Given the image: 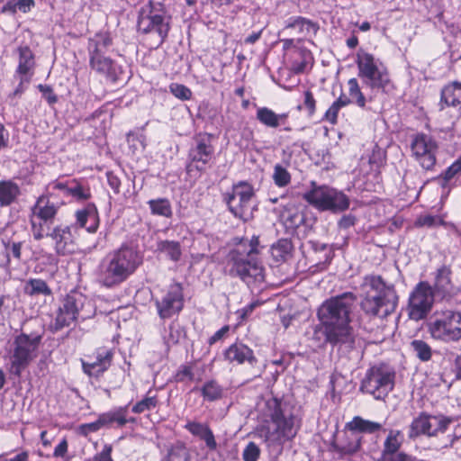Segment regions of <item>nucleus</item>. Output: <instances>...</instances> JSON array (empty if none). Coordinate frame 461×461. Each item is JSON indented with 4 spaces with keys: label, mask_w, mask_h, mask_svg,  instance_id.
I'll use <instances>...</instances> for the list:
<instances>
[{
    "label": "nucleus",
    "mask_w": 461,
    "mask_h": 461,
    "mask_svg": "<svg viewBox=\"0 0 461 461\" xmlns=\"http://www.w3.org/2000/svg\"><path fill=\"white\" fill-rule=\"evenodd\" d=\"M257 410L264 422L257 428V433L268 447L282 448L296 437L301 420L280 400L275 397L262 398L258 402Z\"/></svg>",
    "instance_id": "f257e3e1"
},
{
    "label": "nucleus",
    "mask_w": 461,
    "mask_h": 461,
    "mask_svg": "<svg viewBox=\"0 0 461 461\" xmlns=\"http://www.w3.org/2000/svg\"><path fill=\"white\" fill-rule=\"evenodd\" d=\"M357 296L350 292L333 296L318 309V318L323 328L325 341L332 346L353 348L356 336L350 326Z\"/></svg>",
    "instance_id": "f03ea898"
},
{
    "label": "nucleus",
    "mask_w": 461,
    "mask_h": 461,
    "mask_svg": "<svg viewBox=\"0 0 461 461\" xmlns=\"http://www.w3.org/2000/svg\"><path fill=\"white\" fill-rule=\"evenodd\" d=\"M258 246V237L253 236L229 252L226 270L230 276L240 277L248 285L264 282V267L257 258L259 253Z\"/></svg>",
    "instance_id": "7ed1b4c3"
},
{
    "label": "nucleus",
    "mask_w": 461,
    "mask_h": 461,
    "mask_svg": "<svg viewBox=\"0 0 461 461\" xmlns=\"http://www.w3.org/2000/svg\"><path fill=\"white\" fill-rule=\"evenodd\" d=\"M138 251L122 245L108 254L98 267L97 280L104 287H115L126 281L141 264Z\"/></svg>",
    "instance_id": "20e7f679"
},
{
    "label": "nucleus",
    "mask_w": 461,
    "mask_h": 461,
    "mask_svg": "<svg viewBox=\"0 0 461 461\" xmlns=\"http://www.w3.org/2000/svg\"><path fill=\"white\" fill-rule=\"evenodd\" d=\"M360 287L365 294L361 308L366 314L385 318L395 311L398 295L393 285L387 284L382 276H366Z\"/></svg>",
    "instance_id": "39448f33"
},
{
    "label": "nucleus",
    "mask_w": 461,
    "mask_h": 461,
    "mask_svg": "<svg viewBox=\"0 0 461 461\" xmlns=\"http://www.w3.org/2000/svg\"><path fill=\"white\" fill-rule=\"evenodd\" d=\"M171 16L159 2L149 0L139 10L137 31L149 41L150 48H158L170 31Z\"/></svg>",
    "instance_id": "423d86ee"
},
{
    "label": "nucleus",
    "mask_w": 461,
    "mask_h": 461,
    "mask_svg": "<svg viewBox=\"0 0 461 461\" xmlns=\"http://www.w3.org/2000/svg\"><path fill=\"white\" fill-rule=\"evenodd\" d=\"M112 45L113 39L109 32H97L88 39L87 52L90 69L105 77L106 80L115 83L121 79L123 70L120 65L106 55Z\"/></svg>",
    "instance_id": "0eeeda50"
},
{
    "label": "nucleus",
    "mask_w": 461,
    "mask_h": 461,
    "mask_svg": "<svg viewBox=\"0 0 461 461\" xmlns=\"http://www.w3.org/2000/svg\"><path fill=\"white\" fill-rule=\"evenodd\" d=\"M41 335L20 333L14 338L10 351V372L20 376L22 372L38 357Z\"/></svg>",
    "instance_id": "6e6552de"
},
{
    "label": "nucleus",
    "mask_w": 461,
    "mask_h": 461,
    "mask_svg": "<svg viewBox=\"0 0 461 461\" xmlns=\"http://www.w3.org/2000/svg\"><path fill=\"white\" fill-rule=\"evenodd\" d=\"M59 209V206L48 196L41 195L37 198L29 213L31 232L35 240H41L52 230Z\"/></svg>",
    "instance_id": "1a4fd4ad"
},
{
    "label": "nucleus",
    "mask_w": 461,
    "mask_h": 461,
    "mask_svg": "<svg viewBox=\"0 0 461 461\" xmlns=\"http://www.w3.org/2000/svg\"><path fill=\"white\" fill-rule=\"evenodd\" d=\"M356 63L358 69L357 75L366 86L385 91L391 86L387 68L373 54L359 50Z\"/></svg>",
    "instance_id": "9d476101"
},
{
    "label": "nucleus",
    "mask_w": 461,
    "mask_h": 461,
    "mask_svg": "<svg viewBox=\"0 0 461 461\" xmlns=\"http://www.w3.org/2000/svg\"><path fill=\"white\" fill-rule=\"evenodd\" d=\"M431 337L444 342H456L461 339V313L452 310L436 311L429 323Z\"/></svg>",
    "instance_id": "9b49d317"
},
{
    "label": "nucleus",
    "mask_w": 461,
    "mask_h": 461,
    "mask_svg": "<svg viewBox=\"0 0 461 461\" xmlns=\"http://www.w3.org/2000/svg\"><path fill=\"white\" fill-rule=\"evenodd\" d=\"M312 185L313 188L306 192L303 198L315 208L340 212L349 207V199L343 192L327 185L317 186L314 182Z\"/></svg>",
    "instance_id": "f8f14e48"
},
{
    "label": "nucleus",
    "mask_w": 461,
    "mask_h": 461,
    "mask_svg": "<svg viewBox=\"0 0 461 461\" xmlns=\"http://www.w3.org/2000/svg\"><path fill=\"white\" fill-rule=\"evenodd\" d=\"M395 374L384 365L373 366L367 369L361 381L360 391L384 399L393 389Z\"/></svg>",
    "instance_id": "ddd939ff"
},
{
    "label": "nucleus",
    "mask_w": 461,
    "mask_h": 461,
    "mask_svg": "<svg viewBox=\"0 0 461 461\" xmlns=\"http://www.w3.org/2000/svg\"><path fill=\"white\" fill-rule=\"evenodd\" d=\"M253 195L252 186L248 183L240 182L232 187L230 193L224 194V200L235 217L248 221L252 217L251 199Z\"/></svg>",
    "instance_id": "4468645a"
},
{
    "label": "nucleus",
    "mask_w": 461,
    "mask_h": 461,
    "mask_svg": "<svg viewBox=\"0 0 461 461\" xmlns=\"http://www.w3.org/2000/svg\"><path fill=\"white\" fill-rule=\"evenodd\" d=\"M411 156L425 170H432L437 162L438 146L434 138L423 132H418L411 137Z\"/></svg>",
    "instance_id": "2eb2a0df"
},
{
    "label": "nucleus",
    "mask_w": 461,
    "mask_h": 461,
    "mask_svg": "<svg viewBox=\"0 0 461 461\" xmlns=\"http://www.w3.org/2000/svg\"><path fill=\"white\" fill-rule=\"evenodd\" d=\"M86 303V298L83 294L77 292L68 294L59 307L54 323L55 330L69 326L79 317L83 320L89 318L90 314L83 313Z\"/></svg>",
    "instance_id": "dca6fc26"
},
{
    "label": "nucleus",
    "mask_w": 461,
    "mask_h": 461,
    "mask_svg": "<svg viewBox=\"0 0 461 461\" xmlns=\"http://www.w3.org/2000/svg\"><path fill=\"white\" fill-rule=\"evenodd\" d=\"M432 286L426 281L416 285L410 294L408 303V315L411 320L420 321L426 318L434 303Z\"/></svg>",
    "instance_id": "f3484780"
},
{
    "label": "nucleus",
    "mask_w": 461,
    "mask_h": 461,
    "mask_svg": "<svg viewBox=\"0 0 461 461\" xmlns=\"http://www.w3.org/2000/svg\"><path fill=\"white\" fill-rule=\"evenodd\" d=\"M214 151L212 134L206 132L196 134L188 151L189 163L186 167L187 171L191 172L193 168L198 171L205 170L206 166L213 158Z\"/></svg>",
    "instance_id": "a211bd4d"
},
{
    "label": "nucleus",
    "mask_w": 461,
    "mask_h": 461,
    "mask_svg": "<svg viewBox=\"0 0 461 461\" xmlns=\"http://www.w3.org/2000/svg\"><path fill=\"white\" fill-rule=\"evenodd\" d=\"M450 423V420L443 416H432L420 414L411 424L410 438L420 435L435 436L438 432H444Z\"/></svg>",
    "instance_id": "6ab92c4d"
},
{
    "label": "nucleus",
    "mask_w": 461,
    "mask_h": 461,
    "mask_svg": "<svg viewBox=\"0 0 461 461\" xmlns=\"http://www.w3.org/2000/svg\"><path fill=\"white\" fill-rule=\"evenodd\" d=\"M156 306L161 319H168L178 313L184 306L181 285L179 284L171 285L160 298L156 299Z\"/></svg>",
    "instance_id": "aec40b11"
},
{
    "label": "nucleus",
    "mask_w": 461,
    "mask_h": 461,
    "mask_svg": "<svg viewBox=\"0 0 461 461\" xmlns=\"http://www.w3.org/2000/svg\"><path fill=\"white\" fill-rule=\"evenodd\" d=\"M432 290L436 296L449 301L458 292V287L452 280V270L449 266L443 265L434 273Z\"/></svg>",
    "instance_id": "412c9836"
},
{
    "label": "nucleus",
    "mask_w": 461,
    "mask_h": 461,
    "mask_svg": "<svg viewBox=\"0 0 461 461\" xmlns=\"http://www.w3.org/2000/svg\"><path fill=\"white\" fill-rule=\"evenodd\" d=\"M46 238H50L54 242V250L59 256H66L75 251V238L71 231V226L56 225Z\"/></svg>",
    "instance_id": "4be33fe9"
},
{
    "label": "nucleus",
    "mask_w": 461,
    "mask_h": 461,
    "mask_svg": "<svg viewBox=\"0 0 461 461\" xmlns=\"http://www.w3.org/2000/svg\"><path fill=\"white\" fill-rule=\"evenodd\" d=\"M113 357L111 349L100 348L93 356H88V360H82L83 370L89 376L98 377L110 367Z\"/></svg>",
    "instance_id": "5701e85b"
},
{
    "label": "nucleus",
    "mask_w": 461,
    "mask_h": 461,
    "mask_svg": "<svg viewBox=\"0 0 461 461\" xmlns=\"http://www.w3.org/2000/svg\"><path fill=\"white\" fill-rule=\"evenodd\" d=\"M361 440L359 434L348 430L339 441L332 443L331 450L340 457L351 456L360 449Z\"/></svg>",
    "instance_id": "b1692460"
},
{
    "label": "nucleus",
    "mask_w": 461,
    "mask_h": 461,
    "mask_svg": "<svg viewBox=\"0 0 461 461\" xmlns=\"http://www.w3.org/2000/svg\"><path fill=\"white\" fill-rule=\"evenodd\" d=\"M77 222L80 227L86 228L88 232H95L98 228V214L94 204H88L86 208L76 213Z\"/></svg>",
    "instance_id": "393cba45"
},
{
    "label": "nucleus",
    "mask_w": 461,
    "mask_h": 461,
    "mask_svg": "<svg viewBox=\"0 0 461 461\" xmlns=\"http://www.w3.org/2000/svg\"><path fill=\"white\" fill-rule=\"evenodd\" d=\"M185 428L194 436L200 438L205 442L210 449L213 450L217 447L216 440L211 429L203 423L188 421Z\"/></svg>",
    "instance_id": "a878e982"
},
{
    "label": "nucleus",
    "mask_w": 461,
    "mask_h": 461,
    "mask_svg": "<svg viewBox=\"0 0 461 461\" xmlns=\"http://www.w3.org/2000/svg\"><path fill=\"white\" fill-rule=\"evenodd\" d=\"M225 357L230 362L242 364L245 361L253 363L256 361L253 351L243 344H233L225 351Z\"/></svg>",
    "instance_id": "bb28decb"
},
{
    "label": "nucleus",
    "mask_w": 461,
    "mask_h": 461,
    "mask_svg": "<svg viewBox=\"0 0 461 461\" xmlns=\"http://www.w3.org/2000/svg\"><path fill=\"white\" fill-rule=\"evenodd\" d=\"M21 194L20 186L12 180L0 181V206L6 207L14 203Z\"/></svg>",
    "instance_id": "cd10ccee"
},
{
    "label": "nucleus",
    "mask_w": 461,
    "mask_h": 461,
    "mask_svg": "<svg viewBox=\"0 0 461 461\" xmlns=\"http://www.w3.org/2000/svg\"><path fill=\"white\" fill-rule=\"evenodd\" d=\"M288 29H296L299 34L307 36L309 34L315 35L319 30V26L311 20L302 16H296L286 21L284 31Z\"/></svg>",
    "instance_id": "c85d7f7f"
},
{
    "label": "nucleus",
    "mask_w": 461,
    "mask_h": 461,
    "mask_svg": "<svg viewBox=\"0 0 461 461\" xmlns=\"http://www.w3.org/2000/svg\"><path fill=\"white\" fill-rule=\"evenodd\" d=\"M19 52V64L16 69L18 76H27L32 77V70L35 66L34 56L29 47H20Z\"/></svg>",
    "instance_id": "c756f323"
},
{
    "label": "nucleus",
    "mask_w": 461,
    "mask_h": 461,
    "mask_svg": "<svg viewBox=\"0 0 461 461\" xmlns=\"http://www.w3.org/2000/svg\"><path fill=\"white\" fill-rule=\"evenodd\" d=\"M461 104V83L453 82L441 90L440 109L444 106H456Z\"/></svg>",
    "instance_id": "7c9ffc66"
},
{
    "label": "nucleus",
    "mask_w": 461,
    "mask_h": 461,
    "mask_svg": "<svg viewBox=\"0 0 461 461\" xmlns=\"http://www.w3.org/2000/svg\"><path fill=\"white\" fill-rule=\"evenodd\" d=\"M256 117L265 126L277 128L286 121L287 114H277L267 107H261L258 109Z\"/></svg>",
    "instance_id": "2f4dec72"
},
{
    "label": "nucleus",
    "mask_w": 461,
    "mask_h": 461,
    "mask_svg": "<svg viewBox=\"0 0 461 461\" xmlns=\"http://www.w3.org/2000/svg\"><path fill=\"white\" fill-rule=\"evenodd\" d=\"M382 424L368 420H365L359 416H356L351 421L346 424V429L354 431L355 433H375L382 429Z\"/></svg>",
    "instance_id": "473e14b6"
},
{
    "label": "nucleus",
    "mask_w": 461,
    "mask_h": 461,
    "mask_svg": "<svg viewBox=\"0 0 461 461\" xmlns=\"http://www.w3.org/2000/svg\"><path fill=\"white\" fill-rule=\"evenodd\" d=\"M293 244L288 239L278 240L271 247V255L276 263H283L292 258Z\"/></svg>",
    "instance_id": "72a5a7b5"
},
{
    "label": "nucleus",
    "mask_w": 461,
    "mask_h": 461,
    "mask_svg": "<svg viewBox=\"0 0 461 461\" xmlns=\"http://www.w3.org/2000/svg\"><path fill=\"white\" fill-rule=\"evenodd\" d=\"M198 388L194 387L193 391H196ZM199 391L206 402H216L221 400L224 394L223 387L215 380L206 381Z\"/></svg>",
    "instance_id": "f704fd0d"
},
{
    "label": "nucleus",
    "mask_w": 461,
    "mask_h": 461,
    "mask_svg": "<svg viewBox=\"0 0 461 461\" xmlns=\"http://www.w3.org/2000/svg\"><path fill=\"white\" fill-rule=\"evenodd\" d=\"M157 249L174 262L178 261L182 256L181 245L178 241L160 240L158 242Z\"/></svg>",
    "instance_id": "c9c22d12"
},
{
    "label": "nucleus",
    "mask_w": 461,
    "mask_h": 461,
    "mask_svg": "<svg viewBox=\"0 0 461 461\" xmlns=\"http://www.w3.org/2000/svg\"><path fill=\"white\" fill-rule=\"evenodd\" d=\"M126 407H120L114 411L103 413L99 416L103 426L117 422L120 427H123L127 423L126 420Z\"/></svg>",
    "instance_id": "e433bc0d"
},
{
    "label": "nucleus",
    "mask_w": 461,
    "mask_h": 461,
    "mask_svg": "<svg viewBox=\"0 0 461 461\" xmlns=\"http://www.w3.org/2000/svg\"><path fill=\"white\" fill-rule=\"evenodd\" d=\"M191 455L188 448L182 443L173 445L167 451L163 461H190Z\"/></svg>",
    "instance_id": "4c0bfd02"
},
{
    "label": "nucleus",
    "mask_w": 461,
    "mask_h": 461,
    "mask_svg": "<svg viewBox=\"0 0 461 461\" xmlns=\"http://www.w3.org/2000/svg\"><path fill=\"white\" fill-rule=\"evenodd\" d=\"M25 294L33 296V295H50L51 289L49 287L47 283L42 279H30L25 287Z\"/></svg>",
    "instance_id": "58836bf2"
},
{
    "label": "nucleus",
    "mask_w": 461,
    "mask_h": 461,
    "mask_svg": "<svg viewBox=\"0 0 461 461\" xmlns=\"http://www.w3.org/2000/svg\"><path fill=\"white\" fill-rule=\"evenodd\" d=\"M411 348H412L416 357L420 361L427 362L431 359L432 349L427 342H425L421 339H413L411 342Z\"/></svg>",
    "instance_id": "ea45409f"
},
{
    "label": "nucleus",
    "mask_w": 461,
    "mask_h": 461,
    "mask_svg": "<svg viewBox=\"0 0 461 461\" xmlns=\"http://www.w3.org/2000/svg\"><path fill=\"white\" fill-rule=\"evenodd\" d=\"M148 203L153 214L164 217H170L172 215L171 205L167 199L160 198L149 200Z\"/></svg>",
    "instance_id": "a19ab883"
},
{
    "label": "nucleus",
    "mask_w": 461,
    "mask_h": 461,
    "mask_svg": "<svg viewBox=\"0 0 461 461\" xmlns=\"http://www.w3.org/2000/svg\"><path fill=\"white\" fill-rule=\"evenodd\" d=\"M399 435V431H390L389 435L387 436L384 441V450L382 452L381 457H386L395 453H398V450L401 447V441L398 439Z\"/></svg>",
    "instance_id": "79ce46f5"
},
{
    "label": "nucleus",
    "mask_w": 461,
    "mask_h": 461,
    "mask_svg": "<svg viewBox=\"0 0 461 461\" xmlns=\"http://www.w3.org/2000/svg\"><path fill=\"white\" fill-rule=\"evenodd\" d=\"M349 98L352 103L357 104L359 107L366 106V98L360 89L359 84L356 78H350L348 81Z\"/></svg>",
    "instance_id": "37998d69"
},
{
    "label": "nucleus",
    "mask_w": 461,
    "mask_h": 461,
    "mask_svg": "<svg viewBox=\"0 0 461 461\" xmlns=\"http://www.w3.org/2000/svg\"><path fill=\"white\" fill-rule=\"evenodd\" d=\"M272 178L276 185L278 187H285L291 183L292 177L285 167L282 164H276L274 167Z\"/></svg>",
    "instance_id": "c03bdc74"
},
{
    "label": "nucleus",
    "mask_w": 461,
    "mask_h": 461,
    "mask_svg": "<svg viewBox=\"0 0 461 461\" xmlns=\"http://www.w3.org/2000/svg\"><path fill=\"white\" fill-rule=\"evenodd\" d=\"M461 173V156L452 163L439 176L438 180L440 181V185L446 187L448 182L456 175Z\"/></svg>",
    "instance_id": "a18cd8bd"
},
{
    "label": "nucleus",
    "mask_w": 461,
    "mask_h": 461,
    "mask_svg": "<svg viewBox=\"0 0 461 461\" xmlns=\"http://www.w3.org/2000/svg\"><path fill=\"white\" fill-rule=\"evenodd\" d=\"M68 194L79 201L87 200L90 198V189L82 185L77 180L70 181V186H68Z\"/></svg>",
    "instance_id": "49530a36"
},
{
    "label": "nucleus",
    "mask_w": 461,
    "mask_h": 461,
    "mask_svg": "<svg viewBox=\"0 0 461 461\" xmlns=\"http://www.w3.org/2000/svg\"><path fill=\"white\" fill-rule=\"evenodd\" d=\"M158 400L156 396L146 397L143 400L138 402L133 407L132 411L134 413H142L146 411L154 409L157 406Z\"/></svg>",
    "instance_id": "de8ad7c7"
},
{
    "label": "nucleus",
    "mask_w": 461,
    "mask_h": 461,
    "mask_svg": "<svg viewBox=\"0 0 461 461\" xmlns=\"http://www.w3.org/2000/svg\"><path fill=\"white\" fill-rule=\"evenodd\" d=\"M170 91L176 97L181 100H189L192 96L191 90L184 85L172 84Z\"/></svg>",
    "instance_id": "09e8293b"
},
{
    "label": "nucleus",
    "mask_w": 461,
    "mask_h": 461,
    "mask_svg": "<svg viewBox=\"0 0 461 461\" xmlns=\"http://www.w3.org/2000/svg\"><path fill=\"white\" fill-rule=\"evenodd\" d=\"M260 455L259 447L254 443L249 442L242 454L244 461H257Z\"/></svg>",
    "instance_id": "8fccbe9b"
},
{
    "label": "nucleus",
    "mask_w": 461,
    "mask_h": 461,
    "mask_svg": "<svg viewBox=\"0 0 461 461\" xmlns=\"http://www.w3.org/2000/svg\"><path fill=\"white\" fill-rule=\"evenodd\" d=\"M442 220L438 216L423 215L417 219L416 225L420 227H433L436 225L442 224Z\"/></svg>",
    "instance_id": "3c124183"
},
{
    "label": "nucleus",
    "mask_w": 461,
    "mask_h": 461,
    "mask_svg": "<svg viewBox=\"0 0 461 461\" xmlns=\"http://www.w3.org/2000/svg\"><path fill=\"white\" fill-rule=\"evenodd\" d=\"M194 379V375L190 366H181L176 374V380L177 382L193 381Z\"/></svg>",
    "instance_id": "603ef678"
},
{
    "label": "nucleus",
    "mask_w": 461,
    "mask_h": 461,
    "mask_svg": "<svg viewBox=\"0 0 461 461\" xmlns=\"http://www.w3.org/2000/svg\"><path fill=\"white\" fill-rule=\"evenodd\" d=\"M103 426L100 418L98 417L97 420L91 423H85L79 426V432L85 436L88 435L91 432H95L99 430Z\"/></svg>",
    "instance_id": "864d4df0"
},
{
    "label": "nucleus",
    "mask_w": 461,
    "mask_h": 461,
    "mask_svg": "<svg viewBox=\"0 0 461 461\" xmlns=\"http://www.w3.org/2000/svg\"><path fill=\"white\" fill-rule=\"evenodd\" d=\"M38 88L49 104H54L58 101L56 95L53 93V90L50 86L39 85Z\"/></svg>",
    "instance_id": "5fc2aeb1"
},
{
    "label": "nucleus",
    "mask_w": 461,
    "mask_h": 461,
    "mask_svg": "<svg viewBox=\"0 0 461 461\" xmlns=\"http://www.w3.org/2000/svg\"><path fill=\"white\" fill-rule=\"evenodd\" d=\"M341 107L339 106L335 102L325 113V119L330 123L335 124L337 122L338 113Z\"/></svg>",
    "instance_id": "6e6d98bb"
},
{
    "label": "nucleus",
    "mask_w": 461,
    "mask_h": 461,
    "mask_svg": "<svg viewBox=\"0 0 461 461\" xmlns=\"http://www.w3.org/2000/svg\"><path fill=\"white\" fill-rule=\"evenodd\" d=\"M381 461H416L415 458H413L411 456H408L402 452L395 453L392 456H386V457H381Z\"/></svg>",
    "instance_id": "4d7b16f0"
},
{
    "label": "nucleus",
    "mask_w": 461,
    "mask_h": 461,
    "mask_svg": "<svg viewBox=\"0 0 461 461\" xmlns=\"http://www.w3.org/2000/svg\"><path fill=\"white\" fill-rule=\"evenodd\" d=\"M68 444L66 438H63L59 444L55 447L53 456L55 457H64L68 453Z\"/></svg>",
    "instance_id": "13d9d810"
},
{
    "label": "nucleus",
    "mask_w": 461,
    "mask_h": 461,
    "mask_svg": "<svg viewBox=\"0 0 461 461\" xmlns=\"http://www.w3.org/2000/svg\"><path fill=\"white\" fill-rule=\"evenodd\" d=\"M304 105L309 110L310 114H313L315 112V99L311 91L304 93Z\"/></svg>",
    "instance_id": "bf43d9fd"
},
{
    "label": "nucleus",
    "mask_w": 461,
    "mask_h": 461,
    "mask_svg": "<svg viewBox=\"0 0 461 461\" xmlns=\"http://www.w3.org/2000/svg\"><path fill=\"white\" fill-rule=\"evenodd\" d=\"M107 181L111 188H113L115 193L120 192L121 180L117 176H115L112 172H108Z\"/></svg>",
    "instance_id": "052dcab7"
},
{
    "label": "nucleus",
    "mask_w": 461,
    "mask_h": 461,
    "mask_svg": "<svg viewBox=\"0 0 461 461\" xmlns=\"http://www.w3.org/2000/svg\"><path fill=\"white\" fill-rule=\"evenodd\" d=\"M323 250H325L324 252V261H319L317 262L316 264V267L318 270H323L326 268L327 265L330 264L331 258H332V252L329 249L327 250V247L326 245L323 246Z\"/></svg>",
    "instance_id": "680f3d73"
},
{
    "label": "nucleus",
    "mask_w": 461,
    "mask_h": 461,
    "mask_svg": "<svg viewBox=\"0 0 461 461\" xmlns=\"http://www.w3.org/2000/svg\"><path fill=\"white\" fill-rule=\"evenodd\" d=\"M9 142V133L5 125L0 122V150L5 149Z\"/></svg>",
    "instance_id": "e2e57ef3"
},
{
    "label": "nucleus",
    "mask_w": 461,
    "mask_h": 461,
    "mask_svg": "<svg viewBox=\"0 0 461 461\" xmlns=\"http://www.w3.org/2000/svg\"><path fill=\"white\" fill-rule=\"evenodd\" d=\"M111 447H105L104 449L94 456L95 461H113L111 457Z\"/></svg>",
    "instance_id": "0e129e2a"
},
{
    "label": "nucleus",
    "mask_w": 461,
    "mask_h": 461,
    "mask_svg": "<svg viewBox=\"0 0 461 461\" xmlns=\"http://www.w3.org/2000/svg\"><path fill=\"white\" fill-rule=\"evenodd\" d=\"M20 83L18 86L15 88L14 95H21L25 90L26 85H28L31 81V77L27 76H19Z\"/></svg>",
    "instance_id": "69168bd1"
},
{
    "label": "nucleus",
    "mask_w": 461,
    "mask_h": 461,
    "mask_svg": "<svg viewBox=\"0 0 461 461\" xmlns=\"http://www.w3.org/2000/svg\"><path fill=\"white\" fill-rule=\"evenodd\" d=\"M356 218L352 215H344L339 221V228L348 229L355 224Z\"/></svg>",
    "instance_id": "338daca9"
},
{
    "label": "nucleus",
    "mask_w": 461,
    "mask_h": 461,
    "mask_svg": "<svg viewBox=\"0 0 461 461\" xmlns=\"http://www.w3.org/2000/svg\"><path fill=\"white\" fill-rule=\"evenodd\" d=\"M34 5V0H18L17 2V7L23 13L29 12Z\"/></svg>",
    "instance_id": "774afa93"
}]
</instances>
